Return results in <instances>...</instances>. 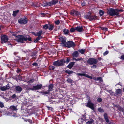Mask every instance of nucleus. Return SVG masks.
Here are the masks:
<instances>
[{
  "instance_id": "f257e3e1",
  "label": "nucleus",
  "mask_w": 124,
  "mask_h": 124,
  "mask_svg": "<svg viewBox=\"0 0 124 124\" xmlns=\"http://www.w3.org/2000/svg\"><path fill=\"white\" fill-rule=\"evenodd\" d=\"M123 10L122 9H114L111 8L108 10L107 13L108 14L111 16H118L120 12L123 11Z\"/></svg>"
},
{
  "instance_id": "f03ea898",
  "label": "nucleus",
  "mask_w": 124,
  "mask_h": 124,
  "mask_svg": "<svg viewBox=\"0 0 124 124\" xmlns=\"http://www.w3.org/2000/svg\"><path fill=\"white\" fill-rule=\"evenodd\" d=\"M88 63L90 65H93L91 66V68L94 69L97 67V66L95 65L97 63L98 60L94 58H91L89 59L87 61Z\"/></svg>"
},
{
  "instance_id": "7ed1b4c3",
  "label": "nucleus",
  "mask_w": 124,
  "mask_h": 124,
  "mask_svg": "<svg viewBox=\"0 0 124 124\" xmlns=\"http://www.w3.org/2000/svg\"><path fill=\"white\" fill-rule=\"evenodd\" d=\"M65 61L64 59L58 60L54 62L53 64L55 66H62L64 65Z\"/></svg>"
},
{
  "instance_id": "20e7f679",
  "label": "nucleus",
  "mask_w": 124,
  "mask_h": 124,
  "mask_svg": "<svg viewBox=\"0 0 124 124\" xmlns=\"http://www.w3.org/2000/svg\"><path fill=\"white\" fill-rule=\"evenodd\" d=\"M27 39L22 35H18L16 40L18 42L23 43L24 41L27 40Z\"/></svg>"
},
{
  "instance_id": "39448f33",
  "label": "nucleus",
  "mask_w": 124,
  "mask_h": 124,
  "mask_svg": "<svg viewBox=\"0 0 124 124\" xmlns=\"http://www.w3.org/2000/svg\"><path fill=\"white\" fill-rule=\"evenodd\" d=\"M42 86V85L41 84H38L36 85L33 86L32 88H29V89L32 91L38 90L41 89Z\"/></svg>"
},
{
  "instance_id": "423d86ee",
  "label": "nucleus",
  "mask_w": 124,
  "mask_h": 124,
  "mask_svg": "<svg viewBox=\"0 0 124 124\" xmlns=\"http://www.w3.org/2000/svg\"><path fill=\"white\" fill-rule=\"evenodd\" d=\"M75 46L74 43L72 41H69L66 43L65 46L69 48L73 47Z\"/></svg>"
},
{
  "instance_id": "0eeeda50",
  "label": "nucleus",
  "mask_w": 124,
  "mask_h": 124,
  "mask_svg": "<svg viewBox=\"0 0 124 124\" xmlns=\"http://www.w3.org/2000/svg\"><path fill=\"white\" fill-rule=\"evenodd\" d=\"M8 40L7 36L6 35H3L2 36L1 39V42L2 43H6Z\"/></svg>"
},
{
  "instance_id": "6e6552de",
  "label": "nucleus",
  "mask_w": 124,
  "mask_h": 124,
  "mask_svg": "<svg viewBox=\"0 0 124 124\" xmlns=\"http://www.w3.org/2000/svg\"><path fill=\"white\" fill-rule=\"evenodd\" d=\"M86 106L88 107L89 108L94 111L95 109L94 108V104L93 103H92V102H88L87 103Z\"/></svg>"
},
{
  "instance_id": "1a4fd4ad",
  "label": "nucleus",
  "mask_w": 124,
  "mask_h": 124,
  "mask_svg": "<svg viewBox=\"0 0 124 124\" xmlns=\"http://www.w3.org/2000/svg\"><path fill=\"white\" fill-rule=\"evenodd\" d=\"M97 17L95 16H91L90 13L89 12L88 15L86 16V18L89 19L91 21L93 19L95 20L97 19Z\"/></svg>"
},
{
  "instance_id": "9d476101",
  "label": "nucleus",
  "mask_w": 124,
  "mask_h": 124,
  "mask_svg": "<svg viewBox=\"0 0 124 124\" xmlns=\"http://www.w3.org/2000/svg\"><path fill=\"white\" fill-rule=\"evenodd\" d=\"M19 23L21 24H25L27 22V19L24 18H21L18 20Z\"/></svg>"
},
{
  "instance_id": "9b49d317",
  "label": "nucleus",
  "mask_w": 124,
  "mask_h": 124,
  "mask_svg": "<svg viewBox=\"0 0 124 124\" xmlns=\"http://www.w3.org/2000/svg\"><path fill=\"white\" fill-rule=\"evenodd\" d=\"M10 88L9 84H8L0 88V89L2 91H5L8 90Z\"/></svg>"
},
{
  "instance_id": "f8f14e48",
  "label": "nucleus",
  "mask_w": 124,
  "mask_h": 124,
  "mask_svg": "<svg viewBox=\"0 0 124 124\" xmlns=\"http://www.w3.org/2000/svg\"><path fill=\"white\" fill-rule=\"evenodd\" d=\"M103 116L104 119L106 123H108V124H111V122L109 121L107 114L106 113L104 114Z\"/></svg>"
},
{
  "instance_id": "ddd939ff",
  "label": "nucleus",
  "mask_w": 124,
  "mask_h": 124,
  "mask_svg": "<svg viewBox=\"0 0 124 124\" xmlns=\"http://www.w3.org/2000/svg\"><path fill=\"white\" fill-rule=\"evenodd\" d=\"M70 14L72 16L76 15L79 16L80 15V13L78 11L74 10H72L71 11Z\"/></svg>"
},
{
  "instance_id": "4468645a",
  "label": "nucleus",
  "mask_w": 124,
  "mask_h": 124,
  "mask_svg": "<svg viewBox=\"0 0 124 124\" xmlns=\"http://www.w3.org/2000/svg\"><path fill=\"white\" fill-rule=\"evenodd\" d=\"M59 39L62 42V43L63 44L64 46H65L67 42L66 41V38L64 37H60L59 38Z\"/></svg>"
},
{
  "instance_id": "2eb2a0df",
  "label": "nucleus",
  "mask_w": 124,
  "mask_h": 124,
  "mask_svg": "<svg viewBox=\"0 0 124 124\" xmlns=\"http://www.w3.org/2000/svg\"><path fill=\"white\" fill-rule=\"evenodd\" d=\"M50 93V92L48 90L47 91L42 90V91L39 92V93L41 94L42 95H43L44 96H47V95L49 94Z\"/></svg>"
},
{
  "instance_id": "dca6fc26",
  "label": "nucleus",
  "mask_w": 124,
  "mask_h": 124,
  "mask_svg": "<svg viewBox=\"0 0 124 124\" xmlns=\"http://www.w3.org/2000/svg\"><path fill=\"white\" fill-rule=\"evenodd\" d=\"M15 89L17 92L20 93L22 90V89L20 86H15Z\"/></svg>"
},
{
  "instance_id": "f3484780",
  "label": "nucleus",
  "mask_w": 124,
  "mask_h": 124,
  "mask_svg": "<svg viewBox=\"0 0 124 124\" xmlns=\"http://www.w3.org/2000/svg\"><path fill=\"white\" fill-rule=\"evenodd\" d=\"M54 87L53 85L52 84H50L48 86V90L50 92L53 90Z\"/></svg>"
},
{
  "instance_id": "a211bd4d",
  "label": "nucleus",
  "mask_w": 124,
  "mask_h": 124,
  "mask_svg": "<svg viewBox=\"0 0 124 124\" xmlns=\"http://www.w3.org/2000/svg\"><path fill=\"white\" fill-rule=\"evenodd\" d=\"M10 110L11 111L17 110V109L16 106H11L9 108Z\"/></svg>"
},
{
  "instance_id": "6ab92c4d",
  "label": "nucleus",
  "mask_w": 124,
  "mask_h": 124,
  "mask_svg": "<svg viewBox=\"0 0 124 124\" xmlns=\"http://www.w3.org/2000/svg\"><path fill=\"white\" fill-rule=\"evenodd\" d=\"M83 28L82 26H77L76 28V30L77 31L80 32L82 31L83 30Z\"/></svg>"
},
{
  "instance_id": "aec40b11",
  "label": "nucleus",
  "mask_w": 124,
  "mask_h": 124,
  "mask_svg": "<svg viewBox=\"0 0 124 124\" xmlns=\"http://www.w3.org/2000/svg\"><path fill=\"white\" fill-rule=\"evenodd\" d=\"M42 32V31H39L38 32L36 33H35L34 32H33V33L35 36H40L41 35Z\"/></svg>"
},
{
  "instance_id": "412c9836",
  "label": "nucleus",
  "mask_w": 124,
  "mask_h": 124,
  "mask_svg": "<svg viewBox=\"0 0 124 124\" xmlns=\"http://www.w3.org/2000/svg\"><path fill=\"white\" fill-rule=\"evenodd\" d=\"M72 55L74 57H77L78 55V52L77 51H75L73 53Z\"/></svg>"
},
{
  "instance_id": "4be33fe9",
  "label": "nucleus",
  "mask_w": 124,
  "mask_h": 124,
  "mask_svg": "<svg viewBox=\"0 0 124 124\" xmlns=\"http://www.w3.org/2000/svg\"><path fill=\"white\" fill-rule=\"evenodd\" d=\"M118 110L121 112H123L124 111V108L121 107L120 106H118L117 107Z\"/></svg>"
},
{
  "instance_id": "5701e85b",
  "label": "nucleus",
  "mask_w": 124,
  "mask_h": 124,
  "mask_svg": "<svg viewBox=\"0 0 124 124\" xmlns=\"http://www.w3.org/2000/svg\"><path fill=\"white\" fill-rule=\"evenodd\" d=\"M74 62H72L70 63L69 65L67 67L69 69H70L74 65Z\"/></svg>"
},
{
  "instance_id": "b1692460",
  "label": "nucleus",
  "mask_w": 124,
  "mask_h": 124,
  "mask_svg": "<svg viewBox=\"0 0 124 124\" xmlns=\"http://www.w3.org/2000/svg\"><path fill=\"white\" fill-rule=\"evenodd\" d=\"M48 29L50 31H51L53 29L54 26L52 24H49L48 25Z\"/></svg>"
},
{
  "instance_id": "393cba45",
  "label": "nucleus",
  "mask_w": 124,
  "mask_h": 124,
  "mask_svg": "<svg viewBox=\"0 0 124 124\" xmlns=\"http://www.w3.org/2000/svg\"><path fill=\"white\" fill-rule=\"evenodd\" d=\"M38 37H37L36 39L34 41V42L35 43L37 42L40 39H41L42 38V37L41 36H38Z\"/></svg>"
},
{
  "instance_id": "a878e982",
  "label": "nucleus",
  "mask_w": 124,
  "mask_h": 124,
  "mask_svg": "<svg viewBox=\"0 0 124 124\" xmlns=\"http://www.w3.org/2000/svg\"><path fill=\"white\" fill-rule=\"evenodd\" d=\"M121 90L120 89H116V93L117 94H120L121 93Z\"/></svg>"
},
{
  "instance_id": "bb28decb",
  "label": "nucleus",
  "mask_w": 124,
  "mask_h": 124,
  "mask_svg": "<svg viewBox=\"0 0 124 124\" xmlns=\"http://www.w3.org/2000/svg\"><path fill=\"white\" fill-rule=\"evenodd\" d=\"M98 111L100 113H103L104 112V109L101 107H100L98 108Z\"/></svg>"
},
{
  "instance_id": "cd10ccee",
  "label": "nucleus",
  "mask_w": 124,
  "mask_h": 124,
  "mask_svg": "<svg viewBox=\"0 0 124 124\" xmlns=\"http://www.w3.org/2000/svg\"><path fill=\"white\" fill-rule=\"evenodd\" d=\"M19 12V10H18L16 11H13V15L14 16H15L17 13Z\"/></svg>"
},
{
  "instance_id": "c85d7f7f",
  "label": "nucleus",
  "mask_w": 124,
  "mask_h": 124,
  "mask_svg": "<svg viewBox=\"0 0 124 124\" xmlns=\"http://www.w3.org/2000/svg\"><path fill=\"white\" fill-rule=\"evenodd\" d=\"M69 31L68 29H64L63 31V32L65 34H68L69 32Z\"/></svg>"
},
{
  "instance_id": "c756f323",
  "label": "nucleus",
  "mask_w": 124,
  "mask_h": 124,
  "mask_svg": "<svg viewBox=\"0 0 124 124\" xmlns=\"http://www.w3.org/2000/svg\"><path fill=\"white\" fill-rule=\"evenodd\" d=\"M67 81L68 83H69L70 84H72L73 83V80L69 78H68L67 79Z\"/></svg>"
},
{
  "instance_id": "7c9ffc66",
  "label": "nucleus",
  "mask_w": 124,
  "mask_h": 124,
  "mask_svg": "<svg viewBox=\"0 0 124 124\" xmlns=\"http://www.w3.org/2000/svg\"><path fill=\"white\" fill-rule=\"evenodd\" d=\"M48 25L47 24H46L43 25V28L45 30L47 29L48 28Z\"/></svg>"
},
{
  "instance_id": "2f4dec72",
  "label": "nucleus",
  "mask_w": 124,
  "mask_h": 124,
  "mask_svg": "<svg viewBox=\"0 0 124 124\" xmlns=\"http://www.w3.org/2000/svg\"><path fill=\"white\" fill-rule=\"evenodd\" d=\"M87 100V102H92L91 100L90 97L88 95H86Z\"/></svg>"
},
{
  "instance_id": "473e14b6",
  "label": "nucleus",
  "mask_w": 124,
  "mask_h": 124,
  "mask_svg": "<svg viewBox=\"0 0 124 124\" xmlns=\"http://www.w3.org/2000/svg\"><path fill=\"white\" fill-rule=\"evenodd\" d=\"M51 1L52 2V3L53 5L55 4L58 2V1L57 0H52Z\"/></svg>"
},
{
  "instance_id": "72a5a7b5",
  "label": "nucleus",
  "mask_w": 124,
  "mask_h": 124,
  "mask_svg": "<svg viewBox=\"0 0 124 124\" xmlns=\"http://www.w3.org/2000/svg\"><path fill=\"white\" fill-rule=\"evenodd\" d=\"M65 72L69 74H72L73 72L72 70L70 71V70H65Z\"/></svg>"
},
{
  "instance_id": "f704fd0d",
  "label": "nucleus",
  "mask_w": 124,
  "mask_h": 124,
  "mask_svg": "<svg viewBox=\"0 0 124 124\" xmlns=\"http://www.w3.org/2000/svg\"><path fill=\"white\" fill-rule=\"evenodd\" d=\"M77 75L78 76H85V73H77Z\"/></svg>"
},
{
  "instance_id": "c9c22d12",
  "label": "nucleus",
  "mask_w": 124,
  "mask_h": 124,
  "mask_svg": "<svg viewBox=\"0 0 124 124\" xmlns=\"http://www.w3.org/2000/svg\"><path fill=\"white\" fill-rule=\"evenodd\" d=\"M73 61H80L82 60L83 59L82 58H78L77 59H76L75 58H73Z\"/></svg>"
},
{
  "instance_id": "e433bc0d",
  "label": "nucleus",
  "mask_w": 124,
  "mask_h": 124,
  "mask_svg": "<svg viewBox=\"0 0 124 124\" xmlns=\"http://www.w3.org/2000/svg\"><path fill=\"white\" fill-rule=\"evenodd\" d=\"M93 119H91L90 120L88 121L86 123V124H91L93 122Z\"/></svg>"
},
{
  "instance_id": "4c0bfd02",
  "label": "nucleus",
  "mask_w": 124,
  "mask_h": 124,
  "mask_svg": "<svg viewBox=\"0 0 124 124\" xmlns=\"http://www.w3.org/2000/svg\"><path fill=\"white\" fill-rule=\"evenodd\" d=\"M104 13V12L103 11L101 10H100L99 14H100V16H102L103 15Z\"/></svg>"
},
{
  "instance_id": "58836bf2",
  "label": "nucleus",
  "mask_w": 124,
  "mask_h": 124,
  "mask_svg": "<svg viewBox=\"0 0 124 124\" xmlns=\"http://www.w3.org/2000/svg\"><path fill=\"white\" fill-rule=\"evenodd\" d=\"M78 51L80 52L81 54H83L84 53L85 51V49H79L78 50Z\"/></svg>"
},
{
  "instance_id": "ea45409f",
  "label": "nucleus",
  "mask_w": 124,
  "mask_h": 124,
  "mask_svg": "<svg viewBox=\"0 0 124 124\" xmlns=\"http://www.w3.org/2000/svg\"><path fill=\"white\" fill-rule=\"evenodd\" d=\"M76 30V28H72L70 29V31L71 32H74Z\"/></svg>"
},
{
  "instance_id": "a19ab883",
  "label": "nucleus",
  "mask_w": 124,
  "mask_h": 124,
  "mask_svg": "<svg viewBox=\"0 0 124 124\" xmlns=\"http://www.w3.org/2000/svg\"><path fill=\"white\" fill-rule=\"evenodd\" d=\"M70 59L69 58H67L66 60L65 61V62L67 63H68L70 61Z\"/></svg>"
},
{
  "instance_id": "79ce46f5",
  "label": "nucleus",
  "mask_w": 124,
  "mask_h": 124,
  "mask_svg": "<svg viewBox=\"0 0 124 124\" xmlns=\"http://www.w3.org/2000/svg\"><path fill=\"white\" fill-rule=\"evenodd\" d=\"M97 80H99V81L102 82V79L101 77H98L97 78Z\"/></svg>"
},
{
  "instance_id": "37998d69",
  "label": "nucleus",
  "mask_w": 124,
  "mask_h": 124,
  "mask_svg": "<svg viewBox=\"0 0 124 124\" xmlns=\"http://www.w3.org/2000/svg\"><path fill=\"white\" fill-rule=\"evenodd\" d=\"M22 51L26 53H29L31 52V51L29 49H27L25 51H24L22 50Z\"/></svg>"
},
{
  "instance_id": "c03bdc74",
  "label": "nucleus",
  "mask_w": 124,
  "mask_h": 124,
  "mask_svg": "<svg viewBox=\"0 0 124 124\" xmlns=\"http://www.w3.org/2000/svg\"><path fill=\"white\" fill-rule=\"evenodd\" d=\"M102 99L101 98H98L97 100V102H101L102 101Z\"/></svg>"
},
{
  "instance_id": "a18cd8bd",
  "label": "nucleus",
  "mask_w": 124,
  "mask_h": 124,
  "mask_svg": "<svg viewBox=\"0 0 124 124\" xmlns=\"http://www.w3.org/2000/svg\"><path fill=\"white\" fill-rule=\"evenodd\" d=\"M47 2V5H48V6H51L53 5L52 3V2L51 1L50 2Z\"/></svg>"
},
{
  "instance_id": "49530a36",
  "label": "nucleus",
  "mask_w": 124,
  "mask_h": 124,
  "mask_svg": "<svg viewBox=\"0 0 124 124\" xmlns=\"http://www.w3.org/2000/svg\"><path fill=\"white\" fill-rule=\"evenodd\" d=\"M33 66H35L36 67H38V64L36 62H34L32 64Z\"/></svg>"
},
{
  "instance_id": "de8ad7c7",
  "label": "nucleus",
  "mask_w": 124,
  "mask_h": 124,
  "mask_svg": "<svg viewBox=\"0 0 124 124\" xmlns=\"http://www.w3.org/2000/svg\"><path fill=\"white\" fill-rule=\"evenodd\" d=\"M86 77L87 78H88L91 79H93L92 77L91 76H89L88 75H87L86 74Z\"/></svg>"
},
{
  "instance_id": "09e8293b",
  "label": "nucleus",
  "mask_w": 124,
  "mask_h": 124,
  "mask_svg": "<svg viewBox=\"0 0 124 124\" xmlns=\"http://www.w3.org/2000/svg\"><path fill=\"white\" fill-rule=\"evenodd\" d=\"M49 70H54L55 69V67L53 66H51L49 67Z\"/></svg>"
},
{
  "instance_id": "8fccbe9b",
  "label": "nucleus",
  "mask_w": 124,
  "mask_h": 124,
  "mask_svg": "<svg viewBox=\"0 0 124 124\" xmlns=\"http://www.w3.org/2000/svg\"><path fill=\"white\" fill-rule=\"evenodd\" d=\"M4 107L3 104L1 102H0V107L2 108Z\"/></svg>"
},
{
  "instance_id": "3c124183",
  "label": "nucleus",
  "mask_w": 124,
  "mask_h": 124,
  "mask_svg": "<svg viewBox=\"0 0 124 124\" xmlns=\"http://www.w3.org/2000/svg\"><path fill=\"white\" fill-rule=\"evenodd\" d=\"M101 29L102 30H104L105 31H107L108 30V29L106 27H101Z\"/></svg>"
},
{
  "instance_id": "603ef678",
  "label": "nucleus",
  "mask_w": 124,
  "mask_h": 124,
  "mask_svg": "<svg viewBox=\"0 0 124 124\" xmlns=\"http://www.w3.org/2000/svg\"><path fill=\"white\" fill-rule=\"evenodd\" d=\"M17 33L14 32L13 33L12 35L13 36H14L17 38V36L18 35H17Z\"/></svg>"
},
{
  "instance_id": "864d4df0",
  "label": "nucleus",
  "mask_w": 124,
  "mask_h": 124,
  "mask_svg": "<svg viewBox=\"0 0 124 124\" xmlns=\"http://www.w3.org/2000/svg\"><path fill=\"white\" fill-rule=\"evenodd\" d=\"M28 121L31 124H32L33 123L32 120L30 119L28 120Z\"/></svg>"
},
{
  "instance_id": "5fc2aeb1",
  "label": "nucleus",
  "mask_w": 124,
  "mask_h": 124,
  "mask_svg": "<svg viewBox=\"0 0 124 124\" xmlns=\"http://www.w3.org/2000/svg\"><path fill=\"white\" fill-rule=\"evenodd\" d=\"M16 97V95L15 94H14L11 97L13 99H14Z\"/></svg>"
},
{
  "instance_id": "6e6d98bb",
  "label": "nucleus",
  "mask_w": 124,
  "mask_h": 124,
  "mask_svg": "<svg viewBox=\"0 0 124 124\" xmlns=\"http://www.w3.org/2000/svg\"><path fill=\"white\" fill-rule=\"evenodd\" d=\"M55 120L57 121L58 122L59 121V118L57 117H55Z\"/></svg>"
},
{
  "instance_id": "4d7b16f0",
  "label": "nucleus",
  "mask_w": 124,
  "mask_h": 124,
  "mask_svg": "<svg viewBox=\"0 0 124 124\" xmlns=\"http://www.w3.org/2000/svg\"><path fill=\"white\" fill-rule=\"evenodd\" d=\"M60 23V22L59 20H57V21L55 22V24H59Z\"/></svg>"
},
{
  "instance_id": "13d9d810",
  "label": "nucleus",
  "mask_w": 124,
  "mask_h": 124,
  "mask_svg": "<svg viewBox=\"0 0 124 124\" xmlns=\"http://www.w3.org/2000/svg\"><path fill=\"white\" fill-rule=\"evenodd\" d=\"M42 5L43 7H45L47 6L48 5H47V2H46V3L44 4H42Z\"/></svg>"
},
{
  "instance_id": "bf43d9fd",
  "label": "nucleus",
  "mask_w": 124,
  "mask_h": 124,
  "mask_svg": "<svg viewBox=\"0 0 124 124\" xmlns=\"http://www.w3.org/2000/svg\"><path fill=\"white\" fill-rule=\"evenodd\" d=\"M46 107L49 110L52 109V107H49L47 106H46Z\"/></svg>"
},
{
  "instance_id": "052dcab7",
  "label": "nucleus",
  "mask_w": 124,
  "mask_h": 124,
  "mask_svg": "<svg viewBox=\"0 0 124 124\" xmlns=\"http://www.w3.org/2000/svg\"><path fill=\"white\" fill-rule=\"evenodd\" d=\"M108 51H106L105 52V53H104V55H106L108 54Z\"/></svg>"
},
{
  "instance_id": "680f3d73",
  "label": "nucleus",
  "mask_w": 124,
  "mask_h": 124,
  "mask_svg": "<svg viewBox=\"0 0 124 124\" xmlns=\"http://www.w3.org/2000/svg\"><path fill=\"white\" fill-rule=\"evenodd\" d=\"M26 38H27V40H28L29 41H31V38L30 37L27 38V37H25Z\"/></svg>"
},
{
  "instance_id": "e2e57ef3",
  "label": "nucleus",
  "mask_w": 124,
  "mask_h": 124,
  "mask_svg": "<svg viewBox=\"0 0 124 124\" xmlns=\"http://www.w3.org/2000/svg\"><path fill=\"white\" fill-rule=\"evenodd\" d=\"M121 58L123 59H124V55H122L121 56Z\"/></svg>"
},
{
  "instance_id": "0e129e2a",
  "label": "nucleus",
  "mask_w": 124,
  "mask_h": 124,
  "mask_svg": "<svg viewBox=\"0 0 124 124\" xmlns=\"http://www.w3.org/2000/svg\"><path fill=\"white\" fill-rule=\"evenodd\" d=\"M85 3H82L81 5L82 6H85Z\"/></svg>"
},
{
  "instance_id": "69168bd1",
  "label": "nucleus",
  "mask_w": 124,
  "mask_h": 124,
  "mask_svg": "<svg viewBox=\"0 0 124 124\" xmlns=\"http://www.w3.org/2000/svg\"><path fill=\"white\" fill-rule=\"evenodd\" d=\"M93 79L94 80L97 81V78H96V77H94L93 78Z\"/></svg>"
},
{
  "instance_id": "338daca9",
  "label": "nucleus",
  "mask_w": 124,
  "mask_h": 124,
  "mask_svg": "<svg viewBox=\"0 0 124 124\" xmlns=\"http://www.w3.org/2000/svg\"><path fill=\"white\" fill-rule=\"evenodd\" d=\"M32 80H33V79H31L28 82L30 83H31V82H33L32 81Z\"/></svg>"
},
{
  "instance_id": "774afa93",
  "label": "nucleus",
  "mask_w": 124,
  "mask_h": 124,
  "mask_svg": "<svg viewBox=\"0 0 124 124\" xmlns=\"http://www.w3.org/2000/svg\"><path fill=\"white\" fill-rule=\"evenodd\" d=\"M22 70H17L16 71L18 73L19 72H20Z\"/></svg>"
}]
</instances>
